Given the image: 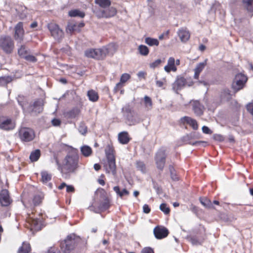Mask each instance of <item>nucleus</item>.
<instances>
[{"label":"nucleus","mask_w":253,"mask_h":253,"mask_svg":"<svg viewBox=\"0 0 253 253\" xmlns=\"http://www.w3.org/2000/svg\"><path fill=\"white\" fill-rule=\"evenodd\" d=\"M109 207V202L107 199H105L104 201L102 202L99 207V210L104 211L107 209Z\"/></svg>","instance_id":"45"},{"label":"nucleus","mask_w":253,"mask_h":253,"mask_svg":"<svg viewBox=\"0 0 253 253\" xmlns=\"http://www.w3.org/2000/svg\"><path fill=\"white\" fill-rule=\"evenodd\" d=\"M75 244V235H70L61 243V248L65 253H68L74 249Z\"/></svg>","instance_id":"7"},{"label":"nucleus","mask_w":253,"mask_h":253,"mask_svg":"<svg viewBox=\"0 0 253 253\" xmlns=\"http://www.w3.org/2000/svg\"><path fill=\"white\" fill-rule=\"evenodd\" d=\"M204 142H204V141H195V142H193V143H192L191 142H187V143H188V144L192 145H200L201 143H203Z\"/></svg>","instance_id":"62"},{"label":"nucleus","mask_w":253,"mask_h":253,"mask_svg":"<svg viewBox=\"0 0 253 253\" xmlns=\"http://www.w3.org/2000/svg\"><path fill=\"white\" fill-rule=\"evenodd\" d=\"M31 251V246L29 243L23 242L22 245L18 251V253H29Z\"/></svg>","instance_id":"29"},{"label":"nucleus","mask_w":253,"mask_h":253,"mask_svg":"<svg viewBox=\"0 0 253 253\" xmlns=\"http://www.w3.org/2000/svg\"><path fill=\"white\" fill-rule=\"evenodd\" d=\"M189 241L193 245H199L203 242L204 239L198 238L196 236H192L189 238Z\"/></svg>","instance_id":"39"},{"label":"nucleus","mask_w":253,"mask_h":253,"mask_svg":"<svg viewBox=\"0 0 253 253\" xmlns=\"http://www.w3.org/2000/svg\"><path fill=\"white\" fill-rule=\"evenodd\" d=\"M107 163L104 165V168L107 173H111L114 176L116 175V166L115 158L107 159Z\"/></svg>","instance_id":"14"},{"label":"nucleus","mask_w":253,"mask_h":253,"mask_svg":"<svg viewBox=\"0 0 253 253\" xmlns=\"http://www.w3.org/2000/svg\"><path fill=\"white\" fill-rule=\"evenodd\" d=\"M60 121L59 119H54L52 121V124L54 126H58L60 124Z\"/></svg>","instance_id":"58"},{"label":"nucleus","mask_w":253,"mask_h":253,"mask_svg":"<svg viewBox=\"0 0 253 253\" xmlns=\"http://www.w3.org/2000/svg\"><path fill=\"white\" fill-rule=\"evenodd\" d=\"M29 222L31 224L32 228L34 230H39L41 229L42 222V218L30 217Z\"/></svg>","instance_id":"17"},{"label":"nucleus","mask_w":253,"mask_h":253,"mask_svg":"<svg viewBox=\"0 0 253 253\" xmlns=\"http://www.w3.org/2000/svg\"><path fill=\"white\" fill-rule=\"evenodd\" d=\"M93 12L98 18H109L116 14L117 10L114 7H109L108 8H95Z\"/></svg>","instance_id":"4"},{"label":"nucleus","mask_w":253,"mask_h":253,"mask_svg":"<svg viewBox=\"0 0 253 253\" xmlns=\"http://www.w3.org/2000/svg\"><path fill=\"white\" fill-rule=\"evenodd\" d=\"M146 75V73L145 72L143 71H140L137 73V76L139 78H143L144 79L145 78V76Z\"/></svg>","instance_id":"59"},{"label":"nucleus","mask_w":253,"mask_h":253,"mask_svg":"<svg viewBox=\"0 0 253 253\" xmlns=\"http://www.w3.org/2000/svg\"><path fill=\"white\" fill-rule=\"evenodd\" d=\"M141 253H154L152 248L150 247H146L143 248L141 251Z\"/></svg>","instance_id":"52"},{"label":"nucleus","mask_w":253,"mask_h":253,"mask_svg":"<svg viewBox=\"0 0 253 253\" xmlns=\"http://www.w3.org/2000/svg\"><path fill=\"white\" fill-rule=\"evenodd\" d=\"M42 180L43 183H46L51 179V175L48 173L46 171H42L41 172Z\"/></svg>","instance_id":"42"},{"label":"nucleus","mask_w":253,"mask_h":253,"mask_svg":"<svg viewBox=\"0 0 253 253\" xmlns=\"http://www.w3.org/2000/svg\"><path fill=\"white\" fill-rule=\"evenodd\" d=\"M130 77V76L128 74H123L121 77L120 82L117 84L114 87V90L115 92H117L120 88H121L123 86V84L129 80Z\"/></svg>","instance_id":"23"},{"label":"nucleus","mask_w":253,"mask_h":253,"mask_svg":"<svg viewBox=\"0 0 253 253\" xmlns=\"http://www.w3.org/2000/svg\"><path fill=\"white\" fill-rule=\"evenodd\" d=\"M66 191L67 192H73L74 191V188L71 185H67Z\"/></svg>","instance_id":"60"},{"label":"nucleus","mask_w":253,"mask_h":253,"mask_svg":"<svg viewBox=\"0 0 253 253\" xmlns=\"http://www.w3.org/2000/svg\"><path fill=\"white\" fill-rule=\"evenodd\" d=\"M81 151L82 152V154L84 156V157H88L91 155L92 153V149L91 148L87 145H84L82 146L81 148Z\"/></svg>","instance_id":"34"},{"label":"nucleus","mask_w":253,"mask_h":253,"mask_svg":"<svg viewBox=\"0 0 253 253\" xmlns=\"http://www.w3.org/2000/svg\"><path fill=\"white\" fill-rule=\"evenodd\" d=\"M8 191L6 189L1 190L0 193V202L2 206H7L10 203Z\"/></svg>","instance_id":"16"},{"label":"nucleus","mask_w":253,"mask_h":253,"mask_svg":"<svg viewBox=\"0 0 253 253\" xmlns=\"http://www.w3.org/2000/svg\"><path fill=\"white\" fill-rule=\"evenodd\" d=\"M75 31H80V29L77 28V24L76 23L69 24L66 28L67 33H71Z\"/></svg>","instance_id":"38"},{"label":"nucleus","mask_w":253,"mask_h":253,"mask_svg":"<svg viewBox=\"0 0 253 253\" xmlns=\"http://www.w3.org/2000/svg\"><path fill=\"white\" fill-rule=\"evenodd\" d=\"M156 84L159 87H162L163 85V82L161 81H157Z\"/></svg>","instance_id":"64"},{"label":"nucleus","mask_w":253,"mask_h":253,"mask_svg":"<svg viewBox=\"0 0 253 253\" xmlns=\"http://www.w3.org/2000/svg\"><path fill=\"white\" fill-rule=\"evenodd\" d=\"M214 139L219 141H222L223 140V137L222 135L219 134H215L213 136Z\"/></svg>","instance_id":"57"},{"label":"nucleus","mask_w":253,"mask_h":253,"mask_svg":"<svg viewBox=\"0 0 253 253\" xmlns=\"http://www.w3.org/2000/svg\"><path fill=\"white\" fill-rule=\"evenodd\" d=\"M178 35L182 42L187 41L190 38V33L186 29L181 28L177 32Z\"/></svg>","instance_id":"24"},{"label":"nucleus","mask_w":253,"mask_h":253,"mask_svg":"<svg viewBox=\"0 0 253 253\" xmlns=\"http://www.w3.org/2000/svg\"><path fill=\"white\" fill-rule=\"evenodd\" d=\"M15 124L11 119L6 117H0V128L3 130H8L14 128Z\"/></svg>","instance_id":"10"},{"label":"nucleus","mask_w":253,"mask_h":253,"mask_svg":"<svg viewBox=\"0 0 253 253\" xmlns=\"http://www.w3.org/2000/svg\"><path fill=\"white\" fill-rule=\"evenodd\" d=\"M145 42L149 46H158L159 44V42L157 39L150 37L145 38Z\"/></svg>","instance_id":"37"},{"label":"nucleus","mask_w":253,"mask_h":253,"mask_svg":"<svg viewBox=\"0 0 253 253\" xmlns=\"http://www.w3.org/2000/svg\"><path fill=\"white\" fill-rule=\"evenodd\" d=\"M122 111L128 113L127 120L129 125H135L140 122L137 115L133 111H131L129 107L122 108Z\"/></svg>","instance_id":"11"},{"label":"nucleus","mask_w":253,"mask_h":253,"mask_svg":"<svg viewBox=\"0 0 253 253\" xmlns=\"http://www.w3.org/2000/svg\"><path fill=\"white\" fill-rule=\"evenodd\" d=\"M19 55L23 57L24 58L25 56L27 55V51L26 49V47L24 45H22L20 48L18 49V51Z\"/></svg>","instance_id":"46"},{"label":"nucleus","mask_w":253,"mask_h":253,"mask_svg":"<svg viewBox=\"0 0 253 253\" xmlns=\"http://www.w3.org/2000/svg\"><path fill=\"white\" fill-rule=\"evenodd\" d=\"M202 131L205 134H211L212 131L207 126L202 127Z\"/></svg>","instance_id":"53"},{"label":"nucleus","mask_w":253,"mask_h":253,"mask_svg":"<svg viewBox=\"0 0 253 253\" xmlns=\"http://www.w3.org/2000/svg\"><path fill=\"white\" fill-rule=\"evenodd\" d=\"M41 156V151L39 149H36L32 151L30 155V159L31 162L37 161Z\"/></svg>","instance_id":"31"},{"label":"nucleus","mask_w":253,"mask_h":253,"mask_svg":"<svg viewBox=\"0 0 253 253\" xmlns=\"http://www.w3.org/2000/svg\"><path fill=\"white\" fill-rule=\"evenodd\" d=\"M154 234L157 239H161L168 235L169 231L166 227L157 226L154 229Z\"/></svg>","instance_id":"15"},{"label":"nucleus","mask_w":253,"mask_h":253,"mask_svg":"<svg viewBox=\"0 0 253 253\" xmlns=\"http://www.w3.org/2000/svg\"><path fill=\"white\" fill-rule=\"evenodd\" d=\"M8 78H5V77H1L0 78V84L3 85L6 84L7 82Z\"/></svg>","instance_id":"56"},{"label":"nucleus","mask_w":253,"mask_h":253,"mask_svg":"<svg viewBox=\"0 0 253 253\" xmlns=\"http://www.w3.org/2000/svg\"><path fill=\"white\" fill-rule=\"evenodd\" d=\"M138 51L140 55L144 56L148 55L149 53V49L148 47L143 44L138 46Z\"/></svg>","instance_id":"33"},{"label":"nucleus","mask_w":253,"mask_h":253,"mask_svg":"<svg viewBox=\"0 0 253 253\" xmlns=\"http://www.w3.org/2000/svg\"><path fill=\"white\" fill-rule=\"evenodd\" d=\"M201 204L206 208H211V202L207 199H203L201 200Z\"/></svg>","instance_id":"49"},{"label":"nucleus","mask_w":253,"mask_h":253,"mask_svg":"<svg viewBox=\"0 0 253 253\" xmlns=\"http://www.w3.org/2000/svg\"><path fill=\"white\" fill-rule=\"evenodd\" d=\"M43 102L42 100L39 99L36 101L32 105L28 108V112L35 114L40 113L43 110Z\"/></svg>","instance_id":"12"},{"label":"nucleus","mask_w":253,"mask_h":253,"mask_svg":"<svg viewBox=\"0 0 253 253\" xmlns=\"http://www.w3.org/2000/svg\"><path fill=\"white\" fill-rule=\"evenodd\" d=\"M221 97L223 100H229L231 98L229 90L228 89H224L221 93Z\"/></svg>","instance_id":"41"},{"label":"nucleus","mask_w":253,"mask_h":253,"mask_svg":"<svg viewBox=\"0 0 253 253\" xmlns=\"http://www.w3.org/2000/svg\"><path fill=\"white\" fill-rule=\"evenodd\" d=\"M117 46L114 43H110L106 46L98 49H88L84 52L85 56L88 58L96 59H103L107 55H112L116 50Z\"/></svg>","instance_id":"1"},{"label":"nucleus","mask_w":253,"mask_h":253,"mask_svg":"<svg viewBox=\"0 0 253 253\" xmlns=\"http://www.w3.org/2000/svg\"><path fill=\"white\" fill-rule=\"evenodd\" d=\"M78 129H79V132L82 134L84 135L87 132V126L85 125L84 123L83 122H82L80 124Z\"/></svg>","instance_id":"44"},{"label":"nucleus","mask_w":253,"mask_h":253,"mask_svg":"<svg viewBox=\"0 0 253 253\" xmlns=\"http://www.w3.org/2000/svg\"><path fill=\"white\" fill-rule=\"evenodd\" d=\"M181 121L183 123H187L194 130H197L198 129V123L196 120L195 119H193L189 117L185 116L181 119Z\"/></svg>","instance_id":"22"},{"label":"nucleus","mask_w":253,"mask_h":253,"mask_svg":"<svg viewBox=\"0 0 253 253\" xmlns=\"http://www.w3.org/2000/svg\"><path fill=\"white\" fill-rule=\"evenodd\" d=\"M89 100L92 102H96L98 99V93L93 90H90L87 92Z\"/></svg>","instance_id":"32"},{"label":"nucleus","mask_w":253,"mask_h":253,"mask_svg":"<svg viewBox=\"0 0 253 253\" xmlns=\"http://www.w3.org/2000/svg\"><path fill=\"white\" fill-rule=\"evenodd\" d=\"M186 82L183 77L178 76L176 80L173 84V88L175 90H178L182 88L186 84Z\"/></svg>","instance_id":"18"},{"label":"nucleus","mask_w":253,"mask_h":253,"mask_svg":"<svg viewBox=\"0 0 253 253\" xmlns=\"http://www.w3.org/2000/svg\"><path fill=\"white\" fill-rule=\"evenodd\" d=\"M247 77L242 73L237 74L232 84V88L235 92L244 88L247 81Z\"/></svg>","instance_id":"6"},{"label":"nucleus","mask_w":253,"mask_h":253,"mask_svg":"<svg viewBox=\"0 0 253 253\" xmlns=\"http://www.w3.org/2000/svg\"><path fill=\"white\" fill-rule=\"evenodd\" d=\"M0 48L6 54L12 52L14 48V42L9 36H2L0 38Z\"/></svg>","instance_id":"3"},{"label":"nucleus","mask_w":253,"mask_h":253,"mask_svg":"<svg viewBox=\"0 0 253 253\" xmlns=\"http://www.w3.org/2000/svg\"><path fill=\"white\" fill-rule=\"evenodd\" d=\"M42 197L41 195H36L33 199L34 204L36 206L40 204L42 200Z\"/></svg>","instance_id":"48"},{"label":"nucleus","mask_w":253,"mask_h":253,"mask_svg":"<svg viewBox=\"0 0 253 253\" xmlns=\"http://www.w3.org/2000/svg\"><path fill=\"white\" fill-rule=\"evenodd\" d=\"M166 150L164 148L160 149L155 156V161L157 168L162 170L164 168L166 162Z\"/></svg>","instance_id":"8"},{"label":"nucleus","mask_w":253,"mask_h":253,"mask_svg":"<svg viewBox=\"0 0 253 253\" xmlns=\"http://www.w3.org/2000/svg\"><path fill=\"white\" fill-rule=\"evenodd\" d=\"M164 70L167 73H169L171 71L176 72L177 68L175 65V59L173 57H170L168 60V63L164 67Z\"/></svg>","instance_id":"20"},{"label":"nucleus","mask_w":253,"mask_h":253,"mask_svg":"<svg viewBox=\"0 0 253 253\" xmlns=\"http://www.w3.org/2000/svg\"><path fill=\"white\" fill-rule=\"evenodd\" d=\"M47 27L50 32L51 36L57 40H60L63 37L64 33L61 30L58 25L54 23H49Z\"/></svg>","instance_id":"9"},{"label":"nucleus","mask_w":253,"mask_h":253,"mask_svg":"<svg viewBox=\"0 0 253 253\" xmlns=\"http://www.w3.org/2000/svg\"><path fill=\"white\" fill-rule=\"evenodd\" d=\"M113 189L117 194L120 197H122L124 196H127L129 194V192L126 189H124L122 191H120L119 186H115L113 188Z\"/></svg>","instance_id":"36"},{"label":"nucleus","mask_w":253,"mask_h":253,"mask_svg":"<svg viewBox=\"0 0 253 253\" xmlns=\"http://www.w3.org/2000/svg\"><path fill=\"white\" fill-rule=\"evenodd\" d=\"M151 209L149 206L145 204L143 206V211L145 213H149L150 212Z\"/></svg>","instance_id":"55"},{"label":"nucleus","mask_w":253,"mask_h":253,"mask_svg":"<svg viewBox=\"0 0 253 253\" xmlns=\"http://www.w3.org/2000/svg\"><path fill=\"white\" fill-rule=\"evenodd\" d=\"M136 168L138 170L141 171L142 173L146 171V168L143 162L138 161L136 163Z\"/></svg>","instance_id":"43"},{"label":"nucleus","mask_w":253,"mask_h":253,"mask_svg":"<svg viewBox=\"0 0 253 253\" xmlns=\"http://www.w3.org/2000/svg\"><path fill=\"white\" fill-rule=\"evenodd\" d=\"M243 4L247 9L249 14L252 16L253 15V0H242Z\"/></svg>","instance_id":"25"},{"label":"nucleus","mask_w":253,"mask_h":253,"mask_svg":"<svg viewBox=\"0 0 253 253\" xmlns=\"http://www.w3.org/2000/svg\"><path fill=\"white\" fill-rule=\"evenodd\" d=\"M194 134H195V133H194L193 134L191 133L190 135H187L186 136H185L183 137L184 140L185 141L188 140L190 138H192V137H194Z\"/></svg>","instance_id":"61"},{"label":"nucleus","mask_w":253,"mask_h":253,"mask_svg":"<svg viewBox=\"0 0 253 253\" xmlns=\"http://www.w3.org/2000/svg\"><path fill=\"white\" fill-rule=\"evenodd\" d=\"M24 58L26 60L32 62H35L37 61V59L36 58V57L31 55H27L26 56H25Z\"/></svg>","instance_id":"51"},{"label":"nucleus","mask_w":253,"mask_h":253,"mask_svg":"<svg viewBox=\"0 0 253 253\" xmlns=\"http://www.w3.org/2000/svg\"><path fill=\"white\" fill-rule=\"evenodd\" d=\"M162 61L161 59H157L153 62L150 64V67L153 69H154L157 67H158L160 64L161 63Z\"/></svg>","instance_id":"50"},{"label":"nucleus","mask_w":253,"mask_h":253,"mask_svg":"<svg viewBox=\"0 0 253 253\" xmlns=\"http://www.w3.org/2000/svg\"><path fill=\"white\" fill-rule=\"evenodd\" d=\"M143 104L145 107V109L147 111H150L152 109L153 102L151 98L145 95L143 99Z\"/></svg>","instance_id":"27"},{"label":"nucleus","mask_w":253,"mask_h":253,"mask_svg":"<svg viewBox=\"0 0 253 253\" xmlns=\"http://www.w3.org/2000/svg\"><path fill=\"white\" fill-rule=\"evenodd\" d=\"M160 209L166 214H168L169 213V209L168 207L167 204L165 203H163L160 205Z\"/></svg>","instance_id":"47"},{"label":"nucleus","mask_w":253,"mask_h":253,"mask_svg":"<svg viewBox=\"0 0 253 253\" xmlns=\"http://www.w3.org/2000/svg\"><path fill=\"white\" fill-rule=\"evenodd\" d=\"M79 157L76 149L72 150L62 162V169L68 172H74L78 167Z\"/></svg>","instance_id":"2"},{"label":"nucleus","mask_w":253,"mask_h":253,"mask_svg":"<svg viewBox=\"0 0 253 253\" xmlns=\"http://www.w3.org/2000/svg\"><path fill=\"white\" fill-rule=\"evenodd\" d=\"M18 136L22 141L30 142L34 139L35 133L32 128L23 127L19 129Z\"/></svg>","instance_id":"5"},{"label":"nucleus","mask_w":253,"mask_h":253,"mask_svg":"<svg viewBox=\"0 0 253 253\" xmlns=\"http://www.w3.org/2000/svg\"><path fill=\"white\" fill-rule=\"evenodd\" d=\"M24 35L23 23L19 22L15 27L14 39L17 42H21L23 40Z\"/></svg>","instance_id":"13"},{"label":"nucleus","mask_w":253,"mask_h":253,"mask_svg":"<svg viewBox=\"0 0 253 253\" xmlns=\"http://www.w3.org/2000/svg\"><path fill=\"white\" fill-rule=\"evenodd\" d=\"M69 15L71 17L79 16L83 18L85 14L84 12L80 11L78 10H71L69 12Z\"/></svg>","instance_id":"40"},{"label":"nucleus","mask_w":253,"mask_h":253,"mask_svg":"<svg viewBox=\"0 0 253 253\" xmlns=\"http://www.w3.org/2000/svg\"><path fill=\"white\" fill-rule=\"evenodd\" d=\"M105 154L107 159L115 158L114 155V150L113 148L110 145H108L106 147L105 149Z\"/></svg>","instance_id":"35"},{"label":"nucleus","mask_w":253,"mask_h":253,"mask_svg":"<svg viewBox=\"0 0 253 253\" xmlns=\"http://www.w3.org/2000/svg\"><path fill=\"white\" fill-rule=\"evenodd\" d=\"M80 113V110L77 108H75L67 112L66 114V116L68 118L73 119L77 117L79 115Z\"/></svg>","instance_id":"28"},{"label":"nucleus","mask_w":253,"mask_h":253,"mask_svg":"<svg viewBox=\"0 0 253 253\" xmlns=\"http://www.w3.org/2000/svg\"><path fill=\"white\" fill-rule=\"evenodd\" d=\"M191 104L195 114L197 116L202 115L204 109V106L198 101L196 100L192 101Z\"/></svg>","instance_id":"21"},{"label":"nucleus","mask_w":253,"mask_h":253,"mask_svg":"<svg viewBox=\"0 0 253 253\" xmlns=\"http://www.w3.org/2000/svg\"><path fill=\"white\" fill-rule=\"evenodd\" d=\"M169 170H170V173H171V178L173 180H177V177H176V176L174 173V169H173V168L172 167H171V166L169 167Z\"/></svg>","instance_id":"54"},{"label":"nucleus","mask_w":253,"mask_h":253,"mask_svg":"<svg viewBox=\"0 0 253 253\" xmlns=\"http://www.w3.org/2000/svg\"><path fill=\"white\" fill-rule=\"evenodd\" d=\"M56 249L55 248H50L47 253H56Z\"/></svg>","instance_id":"63"},{"label":"nucleus","mask_w":253,"mask_h":253,"mask_svg":"<svg viewBox=\"0 0 253 253\" xmlns=\"http://www.w3.org/2000/svg\"><path fill=\"white\" fill-rule=\"evenodd\" d=\"M207 65V60H205L203 62H200L197 64L195 68L194 69V78L195 79H199V76L201 72L204 69Z\"/></svg>","instance_id":"19"},{"label":"nucleus","mask_w":253,"mask_h":253,"mask_svg":"<svg viewBox=\"0 0 253 253\" xmlns=\"http://www.w3.org/2000/svg\"><path fill=\"white\" fill-rule=\"evenodd\" d=\"M95 4L98 5L101 8L109 7L111 4L110 0H94Z\"/></svg>","instance_id":"30"},{"label":"nucleus","mask_w":253,"mask_h":253,"mask_svg":"<svg viewBox=\"0 0 253 253\" xmlns=\"http://www.w3.org/2000/svg\"><path fill=\"white\" fill-rule=\"evenodd\" d=\"M118 140L123 144H127L130 140L128 133L126 131L120 132L118 135Z\"/></svg>","instance_id":"26"}]
</instances>
